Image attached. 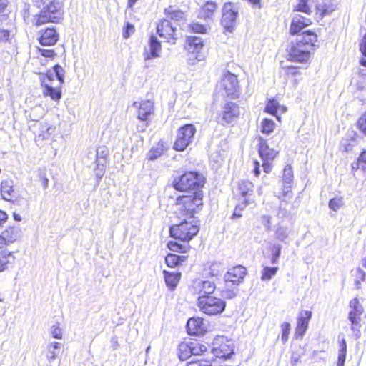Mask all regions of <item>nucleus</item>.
Returning <instances> with one entry per match:
<instances>
[{
    "label": "nucleus",
    "instance_id": "obj_44",
    "mask_svg": "<svg viewBox=\"0 0 366 366\" xmlns=\"http://www.w3.org/2000/svg\"><path fill=\"white\" fill-rule=\"evenodd\" d=\"M352 170L362 169L366 170V150H362L359 154L357 162L352 164Z\"/></svg>",
    "mask_w": 366,
    "mask_h": 366
},
{
    "label": "nucleus",
    "instance_id": "obj_22",
    "mask_svg": "<svg viewBox=\"0 0 366 366\" xmlns=\"http://www.w3.org/2000/svg\"><path fill=\"white\" fill-rule=\"evenodd\" d=\"M59 39V35L54 27H47L39 32V42L44 46L55 45Z\"/></svg>",
    "mask_w": 366,
    "mask_h": 366
},
{
    "label": "nucleus",
    "instance_id": "obj_64",
    "mask_svg": "<svg viewBox=\"0 0 366 366\" xmlns=\"http://www.w3.org/2000/svg\"><path fill=\"white\" fill-rule=\"evenodd\" d=\"M138 0H128L127 1V7L129 9H132L134 5L137 2Z\"/></svg>",
    "mask_w": 366,
    "mask_h": 366
},
{
    "label": "nucleus",
    "instance_id": "obj_24",
    "mask_svg": "<svg viewBox=\"0 0 366 366\" xmlns=\"http://www.w3.org/2000/svg\"><path fill=\"white\" fill-rule=\"evenodd\" d=\"M218 4L214 1H207L199 9L198 17L203 20L212 19L216 14Z\"/></svg>",
    "mask_w": 366,
    "mask_h": 366
},
{
    "label": "nucleus",
    "instance_id": "obj_3",
    "mask_svg": "<svg viewBox=\"0 0 366 366\" xmlns=\"http://www.w3.org/2000/svg\"><path fill=\"white\" fill-rule=\"evenodd\" d=\"M206 178L202 174L194 170H185L174 176L172 187L179 192L203 191Z\"/></svg>",
    "mask_w": 366,
    "mask_h": 366
},
{
    "label": "nucleus",
    "instance_id": "obj_36",
    "mask_svg": "<svg viewBox=\"0 0 366 366\" xmlns=\"http://www.w3.org/2000/svg\"><path fill=\"white\" fill-rule=\"evenodd\" d=\"M185 243L181 244L174 240H169L167 243V247L172 252L184 254L189 252L191 248L189 244Z\"/></svg>",
    "mask_w": 366,
    "mask_h": 366
},
{
    "label": "nucleus",
    "instance_id": "obj_18",
    "mask_svg": "<svg viewBox=\"0 0 366 366\" xmlns=\"http://www.w3.org/2000/svg\"><path fill=\"white\" fill-rule=\"evenodd\" d=\"M21 230L16 226H8L0 233V249L20 239Z\"/></svg>",
    "mask_w": 366,
    "mask_h": 366
},
{
    "label": "nucleus",
    "instance_id": "obj_12",
    "mask_svg": "<svg viewBox=\"0 0 366 366\" xmlns=\"http://www.w3.org/2000/svg\"><path fill=\"white\" fill-rule=\"evenodd\" d=\"M258 154L262 161L263 171L269 174L272 171V161L278 156L279 151L273 148H270L267 141L262 137H258Z\"/></svg>",
    "mask_w": 366,
    "mask_h": 366
},
{
    "label": "nucleus",
    "instance_id": "obj_43",
    "mask_svg": "<svg viewBox=\"0 0 366 366\" xmlns=\"http://www.w3.org/2000/svg\"><path fill=\"white\" fill-rule=\"evenodd\" d=\"M278 270V267H264L261 272V280L262 281L270 280L276 275Z\"/></svg>",
    "mask_w": 366,
    "mask_h": 366
},
{
    "label": "nucleus",
    "instance_id": "obj_61",
    "mask_svg": "<svg viewBox=\"0 0 366 366\" xmlns=\"http://www.w3.org/2000/svg\"><path fill=\"white\" fill-rule=\"evenodd\" d=\"M340 352H347V343L345 339H342L339 342Z\"/></svg>",
    "mask_w": 366,
    "mask_h": 366
},
{
    "label": "nucleus",
    "instance_id": "obj_58",
    "mask_svg": "<svg viewBox=\"0 0 366 366\" xmlns=\"http://www.w3.org/2000/svg\"><path fill=\"white\" fill-rule=\"evenodd\" d=\"M346 355H347V352H339L337 366H344L345 359H346Z\"/></svg>",
    "mask_w": 366,
    "mask_h": 366
},
{
    "label": "nucleus",
    "instance_id": "obj_45",
    "mask_svg": "<svg viewBox=\"0 0 366 366\" xmlns=\"http://www.w3.org/2000/svg\"><path fill=\"white\" fill-rule=\"evenodd\" d=\"M275 128V123L273 120L264 118L262 121L261 132L263 134H269L272 133Z\"/></svg>",
    "mask_w": 366,
    "mask_h": 366
},
{
    "label": "nucleus",
    "instance_id": "obj_28",
    "mask_svg": "<svg viewBox=\"0 0 366 366\" xmlns=\"http://www.w3.org/2000/svg\"><path fill=\"white\" fill-rule=\"evenodd\" d=\"M223 264L220 262L214 261L207 262L204 267V272L209 277L219 276L224 271Z\"/></svg>",
    "mask_w": 366,
    "mask_h": 366
},
{
    "label": "nucleus",
    "instance_id": "obj_9",
    "mask_svg": "<svg viewBox=\"0 0 366 366\" xmlns=\"http://www.w3.org/2000/svg\"><path fill=\"white\" fill-rule=\"evenodd\" d=\"M204 42L201 37L194 36H187L185 37L183 49L186 52L188 60L192 63L204 59Z\"/></svg>",
    "mask_w": 366,
    "mask_h": 366
},
{
    "label": "nucleus",
    "instance_id": "obj_63",
    "mask_svg": "<svg viewBox=\"0 0 366 366\" xmlns=\"http://www.w3.org/2000/svg\"><path fill=\"white\" fill-rule=\"evenodd\" d=\"M40 181L44 188H46L49 185V179L45 175L40 176Z\"/></svg>",
    "mask_w": 366,
    "mask_h": 366
},
{
    "label": "nucleus",
    "instance_id": "obj_50",
    "mask_svg": "<svg viewBox=\"0 0 366 366\" xmlns=\"http://www.w3.org/2000/svg\"><path fill=\"white\" fill-rule=\"evenodd\" d=\"M356 127L362 135L366 137V110L357 119Z\"/></svg>",
    "mask_w": 366,
    "mask_h": 366
},
{
    "label": "nucleus",
    "instance_id": "obj_26",
    "mask_svg": "<svg viewBox=\"0 0 366 366\" xmlns=\"http://www.w3.org/2000/svg\"><path fill=\"white\" fill-rule=\"evenodd\" d=\"M164 14L166 18L170 21L171 20L174 21H185L187 20L186 12L178 9H175L174 6L169 5L164 8Z\"/></svg>",
    "mask_w": 366,
    "mask_h": 366
},
{
    "label": "nucleus",
    "instance_id": "obj_37",
    "mask_svg": "<svg viewBox=\"0 0 366 366\" xmlns=\"http://www.w3.org/2000/svg\"><path fill=\"white\" fill-rule=\"evenodd\" d=\"M350 311L348 316L363 315L364 307L357 297L352 298L349 302Z\"/></svg>",
    "mask_w": 366,
    "mask_h": 366
},
{
    "label": "nucleus",
    "instance_id": "obj_7",
    "mask_svg": "<svg viewBox=\"0 0 366 366\" xmlns=\"http://www.w3.org/2000/svg\"><path fill=\"white\" fill-rule=\"evenodd\" d=\"M63 16L61 4L58 1L51 0L34 16V25L39 26L49 23L58 24L63 19Z\"/></svg>",
    "mask_w": 366,
    "mask_h": 366
},
{
    "label": "nucleus",
    "instance_id": "obj_57",
    "mask_svg": "<svg viewBox=\"0 0 366 366\" xmlns=\"http://www.w3.org/2000/svg\"><path fill=\"white\" fill-rule=\"evenodd\" d=\"M359 49L362 55L366 56V33L360 42Z\"/></svg>",
    "mask_w": 366,
    "mask_h": 366
},
{
    "label": "nucleus",
    "instance_id": "obj_46",
    "mask_svg": "<svg viewBox=\"0 0 366 366\" xmlns=\"http://www.w3.org/2000/svg\"><path fill=\"white\" fill-rule=\"evenodd\" d=\"M188 31L192 33L204 34L207 32V27L199 22H192L188 25Z\"/></svg>",
    "mask_w": 366,
    "mask_h": 366
},
{
    "label": "nucleus",
    "instance_id": "obj_27",
    "mask_svg": "<svg viewBox=\"0 0 366 366\" xmlns=\"http://www.w3.org/2000/svg\"><path fill=\"white\" fill-rule=\"evenodd\" d=\"M254 184L249 180H241L238 182L236 190L241 197L250 200L249 197L254 196Z\"/></svg>",
    "mask_w": 366,
    "mask_h": 366
},
{
    "label": "nucleus",
    "instance_id": "obj_5",
    "mask_svg": "<svg viewBox=\"0 0 366 366\" xmlns=\"http://www.w3.org/2000/svg\"><path fill=\"white\" fill-rule=\"evenodd\" d=\"M247 275V269L241 264L229 268L224 274V285L221 293L226 298L232 299L237 295L238 286L242 284Z\"/></svg>",
    "mask_w": 366,
    "mask_h": 366
},
{
    "label": "nucleus",
    "instance_id": "obj_49",
    "mask_svg": "<svg viewBox=\"0 0 366 366\" xmlns=\"http://www.w3.org/2000/svg\"><path fill=\"white\" fill-rule=\"evenodd\" d=\"M281 328V340L282 343L285 344L290 336L291 330V325L287 322H284L280 325Z\"/></svg>",
    "mask_w": 366,
    "mask_h": 366
},
{
    "label": "nucleus",
    "instance_id": "obj_11",
    "mask_svg": "<svg viewBox=\"0 0 366 366\" xmlns=\"http://www.w3.org/2000/svg\"><path fill=\"white\" fill-rule=\"evenodd\" d=\"M241 115L238 99H227L222 106V109L217 117V121L222 125L231 124Z\"/></svg>",
    "mask_w": 366,
    "mask_h": 366
},
{
    "label": "nucleus",
    "instance_id": "obj_34",
    "mask_svg": "<svg viewBox=\"0 0 366 366\" xmlns=\"http://www.w3.org/2000/svg\"><path fill=\"white\" fill-rule=\"evenodd\" d=\"M337 8L335 4L331 1L319 4L316 6V10L320 17H324L332 14Z\"/></svg>",
    "mask_w": 366,
    "mask_h": 366
},
{
    "label": "nucleus",
    "instance_id": "obj_33",
    "mask_svg": "<svg viewBox=\"0 0 366 366\" xmlns=\"http://www.w3.org/2000/svg\"><path fill=\"white\" fill-rule=\"evenodd\" d=\"M177 355L182 361L189 358L192 355L191 342H181L178 345Z\"/></svg>",
    "mask_w": 366,
    "mask_h": 366
},
{
    "label": "nucleus",
    "instance_id": "obj_53",
    "mask_svg": "<svg viewBox=\"0 0 366 366\" xmlns=\"http://www.w3.org/2000/svg\"><path fill=\"white\" fill-rule=\"evenodd\" d=\"M272 253L271 255L270 261L272 264H276V263H277L278 259L280 256L281 247H280V246H274L272 248Z\"/></svg>",
    "mask_w": 366,
    "mask_h": 366
},
{
    "label": "nucleus",
    "instance_id": "obj_17",
    "mask_svg": "<svg viewBox=\"0 0 366 366\" xmlns=\"http://www.w3.org/2000/svg\"><path fill=\"white\" fill-rule=\"evenodd\" d=\"M313 24V20L309 17L300 14L293 15L289 29L290 36H297L301 37V34L304 32L305 29Z\"/></svg>",
    "mask_w": 366,
    "mask_h": 366
},
{
    "label": "nucleus",
    "instance_id": "obj_14",
    "mask_svg": "<svg viewBox=\"0 0 366 366\" xmlns=\"http://www.w3.org/2000/svg\"><path fill=\"white\" fill-rule=\"evenodd\" d=\"M156 31L160 38L171 44H174L178 40L177 28L167 18H162L157 22Z\"/></svg>",
    "mask_w": 366,
    "mask_h": 366
},
{
    "label": "nucleus",
    "instance_id": "obj_10",
    "mask_svg": "<svg viewBox=\"0 0 366 366\" xmlns=\"http://www.w3.org/2000/svg\"><path fill=\"white\" fill-rule=\"evenodd\" d=\"M197 305L199 310L207 316H217L221 315L226 308V302L216 296L202 297L197 300Z\"/></svg>",
    "mask_w": 366,
    "mask_h": 366
},
{
    "label": "nucleus",
    "instance_id": "obj_21",
    "mask_svg": "<svg viewBox=\"0 0 366 366\" xmlns=\"http://www.w3.org/2000/svg\"><path fill=\"white\" fill-rule=\"evenodd\" d=\"M312 316V312L311 310H302L300 312L295 328L294 335L296 339H302L305 335L308 329L309 322Z\"/></svg>",
    "mask_w": 366,
    "mask_h": 366
},
{
    "label": "nucleus",
    "instance_id": "obj_15",
    "mask_svg": "<svg viewBox=\"0 0 366 366\" xmlns=\"http://www.w3.org/2000/svg\"><path fill=\"white\" fill-rule=\"evenodd\" d=\"M216 290V284L210 280H202L195 279L189 287V291L193 296H197V300L211 296Z\"/></svg>",
    "mask_w": 366,
    "mask_h": 366
},
{
    "label": "nucleus",
    "instance_id": "obj_41",
    "mask_svg": "<svg viewBox=\"0 0 366 366\" xmlns=\"http://www.w3.org/2000/svg\"><path fill=\"white\" fill-rule=\"evenodd\" d=\"M281 183L282 184H294V174L292 166L287 164L282 170L281 177Z\"/></svg>",
    "mask_w": 366,
    "mask_h": 366
},
{
    "label": "nucleus",
    "instance_id": "obj_6",
    "mask_svg": "<svg viewBox=\"0 0 366 366\" xmlns=\"http://www.w3.org/2000/svg\"><path fill=\"white\" fill-rule=\"evenodd\" d=\"M217 92L227 99H239L241 97V86L238 76L225 71L215 86Z\"/></svg>",
    "mask_w": 366,
    "mask_h": 366
},
{
    "label": "nucleus",
    "instance_id": "obj_59",
    "mask_svg": "<svg viewBox=\"0 0 366 366\" xmlns=\"http://www.w3.org/2000/svg\"><path fill=\"white\" fill-rule=\"evenodd\" d=\"M253 165H254L253 174L256 177H258L260 174V169H259L260 164H259V161L257 159L254 160Z\"/></svg>",
    "mask_w": 366,
    "mask_h": 366
},
{
    "label": "nucleus",
    "instance_id": "obj_55",
    "mask_svg": "<svg viewBox=\"0 0 366 366\" xmlns=\"http://www.w3.org/2000/svg\"><path fill=\"white\" fill-rule=\"evenodd\" d=\"M52 337L56 339H61L62 338V332L61 329L59 327V325H54L51 329Z\"/></svg>",
    "mask_w": 366,
    "mask_h": 366
},
{
    "label": "nucleus",
    "instance_id": "obj_51",
    "mask_svg": "<svg viewBox=\"0 0 366 366\" xmlns=\"http://www.w3.org/2000/svg\"><path fill=\"white\" fill-rule=\"evenodd\" d=\"M299 67L296 66H286L282 67L285 74L287 76H295L300 74Z\"/></svg>",
    "mask_w": 366,
    "mask_h": 366
},
{
    "label": "nucleus",
    "instance_id": "obj_62",
    "mask_svg": "<svg viewBox=\"0 0 366 366\" xmlns=\"http://www.w3.org/2000/svg\"><path fill=\"white\" fill-rule=\"evenodd\" d=\"M9 4V0H0V13L4 11Z\"/></svg>",
    "mask_w": 366,
    "mask_h": 366
},
{
    "label": "nucleus",
    "instance_id": "obj_1",
    "mask_svg": "<svg viewBox=\"0 0 366 366\" xmlns=\"http://www.w3.org/2000/svg\"><path fill=\"white\" fill-rule=\"evenodd\" d=\"M318 46V35L312 29H305L301 37L292 41L286 49L289 61L306 64L310 63L314 51Z\"/></svg>",
    "mask_w": 366,
    "mask_h": 366
},
{
    "label": "nucleus",
    "instance_id": "obj_25",
    "mask_svg": "<svg viewBox=\"0 0 366 366\" xmlns=\"http://www.w3.org/2000/svg\"><path fill=\"white\" fill-rule=\"evenodd\" d=\"M364 318H366V315L348 316L351 330L357 338L360 337L362 330H366V322Z\"/></svg>",
    "mask_w": 366,
    "mask_h": 366
},
{
    "label": "nucleus",
    "instance_id": "obj_2",
    "mask_svg": "<svg viewBox=\"0 0 366 366\" xmlns=\"http://www.w3.org/2000/svg\"><path fill=\"white\" fill-rule=\"evenodd\" d=\"M53 70L55 75L51 70H48L45 73H39L40 84L44 97H49L51 100L59 102L62 97L64 70L58 64L53 67Z\"/></svg>",
    "mask_w": 366,
    "mask_h": 366
},
{
    "label": "nucleus",
    "instance_id": "obj_30",
    "mask_svg": "<svg viewBox=\"0 0 366 366\" xmlns=\"http://www.w3.org/2000/svg\"><path fill=\"white\" fill-rule=\"evenodd\" d=\"M167 150L165 144L162 141H159L154 146H153L148 152L147 159L148 160H154L160 157Z\"/></svg>",
    "mask_w": 366,
    "mask_h": 366
},
{
    "label": "nucleus",
    "instance_id": "obj_23",
    "mask_svg": "<svg viewBox=\"0 0 366 366\" xmlns=\"http://www.w3.org/2000/svg\"><path fill=\"white\" fill-rule=\"evenodd\" d=\"M0 193L1 197L10 202H15L18 199V192L11 180H4L1 183Z\"/></svg>",
    "mask_w": 366,
    "mask_h": 366
},
{
    "label": "nucleus",
    "instance_id": "obj_47",
    "mask_svg": "<svg viewBox=\"0 0 366 366\" xmlns=\"http://www.w3.org/2000/svg\"><path fill=\"white\" fill-rule=\"evenodd\" d=\"M344 205V199L341 196H336L328 202L329 208L332 211H337Z\"/></svg>",
    "mask_w": 366,
    "mask_h": 366
},
{
    "label": "nucleus",
    "instance_id": "obj_38",
    "mask_svg": "<svg viewBox=\"0 0 366 366\" xmlns=\"http://www.w3.org/2000/svg\"><path fill=\"white\" fill-rule=\"evenodd\" d=\"M281 184L278 198L282 201L287 202L292 197V189L294 184Z\"/></svg>",
    "mask_w": 366,
    "mask_h": 366
},
{
    "label": "nucleus",
    "instance_id": "obj_35",
    "mask_svg": "<svg viewBox=\"0 0 366 366\" xmlns=\"http://www.w3.org/2000/svg\"><path fill=\"white\" fill-rule=\"evenodd\" d=\"M150 54L145 56V59L158 57L162 49L160 42L157 37L152 36L149 39Z\"/></svg>",
    "mask_w": 366,
    "mask_h": 366
},
{
    "label": "nucleus",
    "instance_id": "obj_31",
    "mask_svg": "<svg viewBox=\"0 0 366 366\" xmlns=\"http://www.w3.org/2000/svg\"><path fill=\"white\" fill-rule=\"evenodd\" d=\"M187 259V256L177 255L174 253H169L164 258L166 264L170 268H175L181 265Z\"/></svg>",
    "mask_w": 366,
    "mask_h": 366
},
{
    "label": "nucleus",
    "instance_id": "obj_8",
    "mask_svg": "<svg viewBox=\"0 0 366 366\" xmlns=\"http://www.w3.org/2000/svg\"><path fill=\"white\" fill-rule=\"evenodd\" d=\"M199 227L192 221L184 220L169 227V235L182 242H189L199 232Z\"/></svg>",
    "mask_w": 366,
    "mask_h": 366
},
{
    "label": "nucleus",
    "instance_id": "obj_60",
    "mask_svg": "<svg viewBox=\"0 0 366 366\" xmlns=\"http://www.w3.org/2000/svg\"><path fill=\"white\" fill-rule=\"evenodd\" d=\"M8 219V214L5 211L0 209V227L7 222Z\"/></svg>",
    "mask_w": 366,
    "mask_h": 366
},
{
    "label": "nucleus",
    "instance_id": "obj_54",
    "mask_svg": "<svg viewBox=\"0 0 366 366\" xmlns=\"http://www.w3.org/2000/svg\"><path fill=\"white\" fill-rule=\"evenodd\" d=\"M134 26L129 23H127L125 24L124 30L123 31V37L124 39L129 38L130 35L134 32Z\"/></svg>",
    "mask_w": 366,
    "mask_h": 366
},
{
    "label": "nucleus",
    "instance_id": "obj_19",
    "mask_svg": "<svg viewBox=\"0 0 366 366\" xmlns=\"http://www.w3.org/2000/svg\"><path fill=\"white\" fill-rule=\"evenodd\" d=\"M133 106L137 109V118L146 124L150 122V117L154 114V107L153 102L146 99L134 102Z\"/></svg>",
    "mask_w": 366,
    "mask_h": 366
},
{
    "label": "nucleus",
    "instance_id": "obj_56",
    "mask_svg": "<svg viewBox=\"0 0 366 366\" xmlns=\"http://www.w3.org/2000/svg\"><path fill=\"white\" fill-rule=\"evenodd\" d=\"M10 31L0 28V42L7 41L9 39Z\"/></svg>",
    "mask_w": 366,
    "mask_h": 366
},
{
    "label": "nucleus",
    "instance_id": "obj_42",
    "mask_svg": "<svg viewBox=\"0 0 366 366\" xmlns=\"http://www.w3.org/2000/svg\"><path fill=\"white\" fill-rule=\"evenodd\" d=\"M191 342V347L192 355L200 356L204 354L207 351V345L202 342L199 341H192Z\"/></svg>",
    "mask_w": 366,
    "mask_h": 366
},
{
    "label": "nucleus",
    "instance_id": "obj_48",
    "mask_svg": "<svg viewBox=\"0 0 366 366\" xmlns=\"http://www.w3.org/2000/svg\"><path fill=\"white\" fill-rule=\"evenodd\" d=\"M250 202L252 201L248 199H245L243 202L237 204L234 208V210L231 216V218L232 219H234L242 217V211L245 209V207Z\"/></svg>",
    "mask_w": 366,
    "mask_h": 366
},
{
    "label": "nucleus",
    "instance_id": "obj_16",
    "mask_svg": "<svg viewBox=\"0 0 366 366\" xmlns=\"http://www.w3.org/2000/svg\"><path fill=\"white\" fill-rule=\"evenodd\" d=\"M238 16V9L232 2H227L222 8V16L221 19V25L224 31L232 32L237 25V19Z\"/></svg>",
    "mask_w": 366,
    "mask_h": 366
},
{
    "label": "nucleus",
    "instance_id": "obj_40",
    "mask_svg": "<svg viewBox=\"0 0 366 366\" xmlns=\"http://www.w3.org/2000/svg\"><path fill=\"white\" fill-rule=\"evenodd\" d=\"M279 108V102L274 99H269L267 101L264 111L266 113L275 116L277 120L280 121V117L277 115Z\"/></svg>",
    "mask_w": 366,
    "mask_h": 366
},
{
    "label": "nucleus",
    "instance_id": "obj_52",
    "mask_svg": "<svg viewBox=\"0 0 366 366\" xmlns=\"http://www.w3.org/2000/svg\"><path fill=\"white\" fill-rule=\"evenodd\" d=\"M37 52L45 58L54 59L56 56V53L54 49H45L38 48Z\"/></svg>",
    "mask_w": 366,
    "mask_h": 366
},
{
    "label": "nucleus",
    "instance_id": "obj_13",
    "mask_svg": "<svg viewBox=\"0 0 366 366\" xmlns=\"http://www.w3.org/2000/svg\"><path fill=\"white\" fill-rule=\"evenodd\" d=\"M196 133V127L193 124H186L178 129L177 134L173 144V149L177 152H183L192 142Z\"/></svg>",
    "mask_w": 366,
    "mask_h": 366
},
{
    "label": "nucleus",
    "instance_id": "obj_4",
    "mask_svg": "<svg viewBox=\"0 0 366 366\" xmlns=\"http://www.w3.org/2000/svg\"><path fill=\"white\" fill-rule=\"evenodd\" d=\"M204 191H194L179 194L175 200L179 213L185 218H194L204 207Z\"/></svg>",
    "mask_w": 366,
    "mask_h": 366
},
{
    "label": "nucleus",
    "instance_id": "obj_20",
    "mask_svg": "<svg viewBox=\"0 0 366 366\" xmlns=\"http://www.w3.org/2000/svg\"><path fill=\"white\" fill-rule=\"evenodd\" d=\"M187 332L191 336H203L207 332L204 320L201 317H192L188 319L186 325Z\"/></svg>",
    "mask_w": 366,
    "mask_h": 366
},
{
    "label": "nucleus",
    "instance_id": "obj_29",
    "mask_svg": "<svg viewBox=\"0 0 366 366\" xmlns=\"http://www.w3.org/2000/svg\"><path fill=\"white\" fill-rule=\"evenodd\" d=\"M164 280L170 290H174L182 277L181 272L163 270Z\"/></svg>",
    "mask_w": 366,
    "mask_h": 366
},
{
    "label": "nucleus",
    "instance_id": "obj_39",
    "mask_svg": "<svg viewBox=\"0 0 366 366\" xmlns=\"http://www.w3.org/2000/svg\"><path fill=\"white\" fill-rule=\"evenodd\" d=\"M310 1V0H297V4L293 7V11L304 13L310 16L312 12Z\"/></svg>",
    "mask_w": 366,
    "mask_h": 366
},
{
    "label": "nucleus",
    "instance_id": "obj_32",
    "mask_svg": "<svg viewBox=\"0 0 366 366\" xmlns=\"http://www.w3.org/2000/svg\"><path fill=\"white\" fill-rule=\"evenodd\" d=\"M14 256L13 252L8 251L6 249H0V272L5 270L8 265L12 264L14 261Z\"/></svg>",
    "mask_w": 366,
    "mask_h": 366
}]
</instances>
